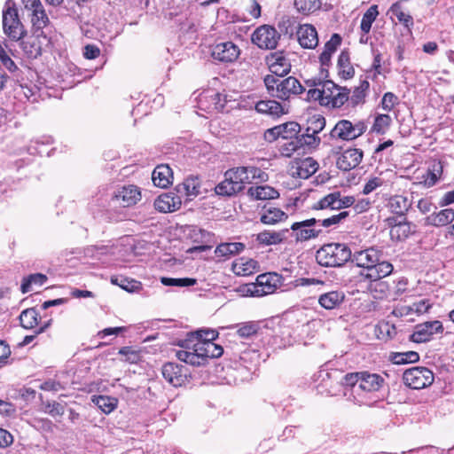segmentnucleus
<instances>
[{"instance_id": "obj_1", "label": "nucleus", "mask_w": 454, "mask_h": 454, "mask_svg": "<svg viewBox=\"0 0 454 454\" xmlns=\"http://www.w3.org/2000/svg\"><path fill=\"white\" fill-rule=\"evenodd\" d=\"M182 349L176 352L178 360L192 366H202L208 358H218L223 354V348L213 341L182 340L178 342Z\"/></svg>"}, {"instance_id": "obj_2", "label": "nucleus", "mask_w": 454, "mask_h": 454, "mask_svg": "<svg viewBox=\"0 0 454 454\" xmlns=\"http://www.w3.org/2000/svg\"><path fill=\"white\" fill-rule=\"evenodd\" d=\"M263 82L268 94L284 102L290 101L305 91L303 85L294 76L280 79L273 74H267Z\"/></svg>"}, {"instance_id": "obj_3", "label": "nucleus", "mask_w": 454, "mask_h": 454, "mask_svg": "<svg viewBox=\"0 0 454 454\" xmlns=\"http://www.w3.org/2000/svg\"><path fill=\"white\" fill-rule=\"evenodd\" d=\"M352 257L349 247L345 243L331 242L324 244L316 252L317 262L326 268L344 266Z\"/></svg>"}, {"instance_id": "obj_4", "label": "nucleus", "mask_w": 454, "mask_h": 454, "mask_svg": "<svg viewBox=\"0 0 454 454\" xmlns=\"http://www.w3.org/2000/svg\"><path fill=\"white\" fill-rule=\"evenodd\" d=\"M2 28L4 34L12 42L21 41L27 35V29L22 23L16 3L7 0L2 11Z\"/></svg>"}, {"instance_id": "obj_5", "label": "nucleus", "mask_w": 454, "mask_h": 454, "mask_svg": "<svg viewBox=\"0 0 454 454\" xmlns=\"http://www.w3.org/2000/svg\"><path fill=\"white\" fill-rule=\"evenodd\" d=\"M282 276L276 272H267L257 276L254 283L241 287V291L249 296L261 297L274 294L281 286Z\"/></svg>"}, {"instance_id": "obj_6", "label": "nucleus", "mask_w": 454, "mask_h": 454, "mask_svg": "<svg viewBox=\"0 0 454 454\" xmlns=\"http://www.w3.org/2000/svg\"><path fill=\"white\" fill-rule=\"evenodd\" d=\"M367 130V124L364 120L351 121L348 119L339 120L330 131L333 139L351 142L362 137Z\"/></svg>"}, {"instance_id": "obj_7", "label": "nucleus", "mask_w": 454, "mask_h": 454, "mask_svg": "<svg viewBox=\"0 0 454 454\" xmlns=\"http://www.w3.org/2000/svg\"><path fill=\"white\" fill-rule=\"evenodd\" d=\"M230 179L233 178L235 185L241 192L246 184L260 182H266L268 174L255 166L237 167L228 169Z\"/></svg>"}, {"instance_id": "obj_8", "label": "nucleus", "mask_w": 454, "mask_h": 454, "mask_svg": "<svg viewBox=\"0 0 454 454\" xmlns=\"http://www.w3.org/2000/svg\"><path fill=\"white\" fill-rule=\"evenodd\" d=\"M404 384L412 389H423L431 386L434 380V372L424 366H415L404 371Z\"/></svg>"}, {"instance_id": "obj_9", "label": "nucleus", "mask_w": 454, "mask_h": 454, "mask_svg": "<svg viewBox=\"0 0 454 454\" xmlns=\"http://www.w3.org/2000/svg\"><path fill=\"white\" fill-rule=\"evenodd\" d=\"M251 41L261 50H275L280 41V33L271 25H261L251 35Z\"/></svg>"}, {"instance_id": "obj_10", "label": "nucleus", "mask_w": 454, "mask_h": 454, "mask_svg": "<svg viewBox=\"0 0 454 454\" xmlns=\"http://www.w3.org/2000/svg\"><path fill=\"white\" fill-rule=\"evenodd\" d=\"M324 104L333 108H340L348 101L350 90L340 87L333 81L325 80L323 83Z\"/></svg>"}, {"instance_id": "obj_11", "label": "nucleus", "mask_w": 454, "mask_h": 454, "mask_svg": "<svg viewBox=\"0 0 454 454\" xmlns=\"http://www.w3.org/2000/svg\"><path fill=\"white\" fill-rule=\"evenodd\" d=\"M24 8L30 12V21L35 33L43 34V29L49 26L50 18L41 0H21Z\"/></svg>"}, {"instance_id": "obj_12", "label": "nucleus", "mask_w": 454, "mask_h": 454, "mask_svg": "<svg viewBox=\"0 0 454 454\" xmlns=\"http://www.w3.org/2000/svg\"><path fill=\"white\" fill-rule=\"evenodd\" d=\"M316 224H317V219L316 218H309L292 223L290 229L295 241L305 242L318 238L322 233V230L317 229L315 227Z\"/></svg>"}, {"instance_id": "obj_13", "label": "nucleus", "mask_w": 454, "mask_h": 454, "mask_svg": "<svg viewBox=\"0 0 454 454\" xmlns=\"http://www.w3.org/2000/svg\"><path fill=\"white\" fill-rule=\"evenodd\" d=\"M444 331L443 325L439 320L427 321L418 324L410 336V340L415 343L430 341L434 334H442Z\"/></svg>"}, {"instance_id": "obj_14", "label": "nucleus", "mask_w": 454, "mask_h": 454, "mask_svg": "<svg viewBox=\"0 0 454 454\" xmlns=\"http://www.w3.org/2000/svg\"><path fill=\"white\" fill-rule=\"evenodd\" d=\"M112 200L122 207H134L142 200L141 188L136 184H124L114 192Z\"/></svg>"}, {"instance_id": "obj_15", "label": "nucleus", "mask_w": 454, "mask_h": 454, "mask_svg": "<svg viewBox=\"0 0 454 454\" xmlns=\"http://www.w3.org/2000/svg\"><path fill=\"white\" fill-rule=\"evenodd\" d=\"M239 47L231 41L215 43L211 51L212 58L223 64L234 63L240 55Z\"/></svg>"}, {"instance_id": "obj_16", "label": "nucleus", "mask_w": 454, "mask_h": 454, "mask_svg": "<svg viewBox=\"0 0 454 454\" xmlns=\"http://www.w3.org/2000/svg\"><path fill=\"white\" fill-rule=\"evenodd\" d=\"M265 62L272 74L283 77L290 73L292 65L288 53L285 51H276L265 58Z\"/></svg>"}, {"instance_id": "obj_17", "label": "nucleus", "mask_w": 454, "mask_h": 454, "mask_svg": "<svg viewBox=\"0 0 454 454\" xmlns=\"http://www.w3.org/2000/svg\"><path fill=\"white\" fill-rule=\"evenodd\" d=\"M382 252L373 247L365 249L356 250L352 253V257L349 260L356 267L367 270H372V267L381 258Z\"/></svg>"}, {"instance_id": "obj_18", "label": "nucleus", "mask_w": 454, "mask_h": 454, "mask_svg": "<svg viewBox=\"0 0 454 454\" xmlns=\"http://www.w3.org/2000/svg\"><path fill=\"white\" fill-rule=\"evenodd\" d=\"M318 162L312 157L294 159L290 164V175L293 177L308 179L318 169Z\"/></svg>"}, {"instance_id": "obj_19", "label": "nucleus", "mask_w": 454, "mask_h": 454, "mask_svg": "<svg viewBox=\"0 0 454 454\" xmlns=\"http://www.w3.org/2000/svg\"><path fill=\"white\" fill-rule=\"evenodd\" d=\"M296 38L300 46L306 50H314L319 43L317 30L309 23L300 24L297 27Z\"/></svg>"}, {"instance_id": "obj_20", "label": "nucleus", "mask_w": 454, "mask_h": 454, "mask_svg": "<svg viewBox=\"0 0 454 454\" xmlns=\"http://www.w3.org/2000/svg\"><path fill=\"white\" fill-rule=\"evenodd\" d=\"M364 152L359 148H348L336 160L337 168L342 171H349L356 168L363 160Z\"/></svg>"}, {"instance_id": "obj_21", "label": "nucleus", "mask_w": 454, "mask_h": 454, "mask_svg": "<svg viewBox=\"0 0 454 454\" xmlns=\"http://www.w3.org/2000/svg\"><path fill=\"white\" fill-rule=\"evenodd\" d=\"M184 367L173 362L163 364L161 373L163 378L172 386L181 387L186 380V375L183 372Z\"/></svg>"}, {"instance_id": "obj_22", "label": "nucleus", "mask_w": 454, "mask_h": 454, "mask_svg": "<svg viewBox=\"0 0 454 454\" xmlns=\"http://www.w3.org/2000/svg\"><path fill=\"white\" fill-rule=\"evenodd\" d=\"M35 33L26 35L21 41H19L20 46L24 54L28 59H36L42 55L43 47L40 40V34L35 35Z\"/></svg>"}, {"instance_id": "obj_23", "label": "nucleus", "mask_w": 454, "mask_h": 454, "mask_svg": "<svg viewBox=\"0 0 454 454\" xmlns=\"http://www.w3.org/2000/svg\"><path fill=\"white\" fill-rule=\"evenodd\" d=\"M181 204L180 197L174 193H163L154 200L155 209L162 213L176 211Z\"/></svg>"}, {"instance_id": "obj_24", "label": "nucleus", "mask_w": 454, "mask_h": 454, "mask_svg": "<svg viewBox=\"0 0 454 454\" xmlns=\"http://www.w3.org/2000/svg\"><path fill=\"white\" fill-rule=\"evenodd\" d=\"M384 383L385 380L380 374L363 371L359 388L364 392H377L383 387Z\"/></svg>"}, {"instance_id": "obj_25", "label": "nucleus", "mask_w": 454, "mask_h": 454, "mask_svg": "<svg viewBox=\"0 0 454 454\" xmlns=\"http://www.w3.org/2000/svg\"><path fill=\"white\" fill-rule=\"evenodd\" d=\"M341 36L334 33L331 38L325 43L322 52L319 54L318 59L322 67H328L331 65L332 56L336 52L341 44Z\"/></svg>"}, {"instance_id": "obj_26", "label": "nucleus", "mask_w": 454, "mask_h": 454, "mask_svg": "<svg viewBox=\"0 0 454 454\" xmlns=\"http://www.w3.org/2000/svg\"><path fill=\"white\" fill-rule=\"evenodd\" d=\"M338 75L344 80L354 77L355 68L351 63L350 51L348 49H343L337 59Z\"/></svg>"}, {"instance_id": "obj_27", "label": "nucleus", "mask_w": 454, "mask_h": 454, "mask_svg": "<svg viewBox=\"0 0 454 454\" xmlns=\"http://www.w3.org/2000/svg\"><path fill=\"white\" fill-rule=\"evenodd\" d=\"M152 180L155 186L167 188L172 184L173 172L167 164L158 165L152 173Z\"/></svg>"}, {"instance_id": "obj_28", "label": "nucleus", "mask_w": 454, "mask_h": 454, "mask_svg": "<svg viewBox=\"0 0 454 454\" xmlns=\"http://www.w3.org/2000/svg\"><path fill=\"white\" fill-rule=\"evenodd\" d=\"M258 262L246 257L235 260L231 264V270L237 276H249L258 270Z\"/></svg>"}, {"instance_id": "obj_29", "label": "nucleus", "mask_w": 454, "mask_h": 454, "mask_svg": "<svg viewBox=\"0 0 454 454\" xmlns=\"http://www.w3.org/2000/svg\"><path fill=\"white\" fill-rule=\"evenodd\" d=\"M246 246L242 242H225L216 246L215 254L217 258L227 260L243 252Z\"/></svg>"}, {"instance_id": "obj_30", "label": "nucleus", "mask_w": 454, "mask_h": 454, "mask_svg": "<svg viewBox=\"0 0 454 454\" xmlns=\"http://www.w3.org/2000/svg\"><path fill=\"white\" fill-rule=\"evenodd\" d=\"M394 270V266L387 261L378 260L369 272L364 275L367 280H380L389 276Z\"/></svg>"}, {"instance_id": "obj_31", "label": "nucleus", "mask_w": 454, "mask_h": 454, "mask_svg": "<svg viewBox=\"0 0 454 454\" xmlns=\"http://www.w3.org/2000/svg\"><path fill=\"white\" fill-rule=\"evenodd\" d=\"M454 221V209L445 208L439 212H434L426 218L428 225L442 227L451 223Z\"/></svg>"}, {"instance_id": "obj_32", "label": "nucleus", "mask_w": 454, "mask_h": 454, "mask_svg": "<svg viewBox=\"0 0 454 454\" xmlns=\"http://www.w3.org/2000/svg\"><path fill=\"white\" fill-rule=\"evenodd\" d=\"M19 319L20 326L27 330H35L41 325V316L35 308H28L22 310Z\"/></svg>"}, {"instance_id": "obj_33", "label": "nucleus", "mask_w": 454, "mask_h": 454, "mask_svg": "<svg viewBox=\"0 0 454 454\" xmlns=\"http://www.w3.org/2000/svg\"><path fill=\"white\" fill-rule=\"evenodd\" d=\"M247 195L255 200H274L278 198L279 192L270 185L251 186Z\"/></svg>"}, {"instance_id": "obj_34", "label": "nucleus", "mask_w": 454, "mask_h": 454, "mask_svg": "<svg viewBox=\"0 0 454 454\" xmlns=\"http://www.w3.org/2000/svg\"><path fill=\"white\" fill-rule=\"evenodd\" d=\"M411 206L410 200L403 195H394L389 198L387 207L395 215H404Z\"/></svg>"}, {"instance_id": "obj_35", "label": "nucleus", "mask_w": 454, "mask_h": 454, "mask_svg": "<svg viewBox=\"0 0 454 454\" xmlns=\"http://www.w3.org/2000/svg\"><path fill=\"white\" fill-rule=\"evenodd\" d=\"M389 12L397 19L398 22L402 24L408 31H411L414 26L412 16L405 12L400 2L394 3L389 9Z\"/></svg>"}, {"instance_id": "obj_36", "label": "nucleus", "mask_w": 454, "mask_h": 454, "mask_svg": "<svg viewBox=\"0 0 454 454\" xmlns=\"http://www.w3.org/2000/svg\"><path fill=\"white\" fill-rule=\"evenodd\" d=\"M110 282L129 293L138 292L143 288L140 281L124 276L113 275L110 278Z\"/></svg>"}, {"instance_id": "obj_37", "label": "nucleus", "mask_w": 454, "mask_h": 454, "mask_svg": "<svg viewBox=\"0 0 454 454\" xmlns=\"http://www.w3.org/2000/svg\"><path fill=\"white\" fill-rule=\"evenodd\" d=\"M258 113L267 114L272 116H280L286 114L283 106L274 99L261 100L255 105Z\"/></svg>"}, {"instance_id": "obj_38", "label": "nucleus", "mask_w": 454, "mask_h": 454, "mask_svg": "<svg viewBox=\"0 0 454 454\" xmlns=\"http://www.w3.org/2000/svg\"><path fill=\"white\" fill-rule=\"evenodd\" d=\"M344 298L342 292L332 291L321 294L318 302L325 309H333L343 302Z\"/></svg>"}, {"instance_id": "obj_39", "label": "nucleus", "mask_w": 454, "mask_h": 454, "mask_svg": "<svg viewBox=\"0 0 454 454\" xmlns=\"http://www.w3.org/2000/svg\"><path fill=\"white\" fill-rule=\"evenodd\" d=\"M392 125V117L387 114H377L370 129L372 134L385 135Z\"/></svg>"}, {"instance_id": "obj_40", "label": "nucleus", "mask_w": 454, "mask_h": 454, "mask_svg": "<svg viewBox=\"0 0 454 454\" xmlns=\"http://www.w3.org/2000/svg\"><path fill=\"white\" fill-rule=\"evenodd\" d=\"M287 218V214L281 209L277 207H269L262 214L260 220L264 224L271 225L284 222Z\"/></svg>"}, {"instance_id": "obj_41", "label": "nucleus", "mask_w": 454, "mask_h": 454, "mask_svg": "<svg viewBox=\"0 0 454 454\" xmlns=\"http://www.w3.org/2000/svg\"><path fill=\"white\" fill-rule=\"evenodd\" d=\"M294 5L299 13L309 16L321 9L322 0H294Z\"/></svg>"}, {"instance_id": "obj_42", "label": "nucleus", "mask_w": 454, "mask_h": 454, "mask_svg": "<svg viewBox=\"0 0 454 454\" xmlns=\"http://www.w3.org/2000/svg\"><path fill=\"white\" fill-rule=\"evenodd\" d=\"M91 401L105 414L111 413L118 405V399L109 395H93Z\"/></svg>"}, {"instance_id": "obj_43", "label": "nucleus", "mask_w": 454, "mask_h": 454, "mask_svg": "<svg viewBox=\"0 0 454 454\" xmlns=\"http://www.w3.org/2000/svg\"><path fill=\"white\" fill-rule=\"evenodd\" d=\"M177 192H184L188 197L198 196L200 193V182L198 176H191L177 186Z\"/></svg>"}, {"instance_id": "obj_44", "label": "nucleus", "mask_w": 454, "mask_h": 454, "mask_svg": "<svg viewBox=\"0 0 454 454\" xmlns=\"http://www.w3.org/2000/svg\"><path fill=\"white\" fill-rule=\"evenodd\" d=\"M215 191L216 194L221 196H232L240 192L239 187L235 185L234 179H230L228 170L224 173V180L215 186Z\"/></svg>"}, {"instance_id": "obj_45", "label": "nucleus", "mask_w": 454, "mask_h": 454, "mask_svg": "<svg viewBox=\"0 0 454 454\" xmlns=\"http://www.w3.org/2000/svg\"><path fill=\"white\" fill-rule=\"evenodd\" d=\"M389 361L394 364H406L419 361V355L416 351L391 352Z\"/></svg>"}, {"instance_id": "obj_46", "label": "nucleus", "mask_w": 454, "mask_h": 454, "mask_svg": "<svg viewBox=\"0 0 454 454\" xmlns=\"http://www.w3.org/2000/svg\"><path fill=\"white\" fill-rule=\"evenodd\" d=\"M378 16L379 10L377 4H372L366 10L362 17L360 23V28L364 35L370 33L372 25L376 20Z\"/></svg>"}, {"instance_id": "obj_47", "label": "nucleus", "mask_w": 454, "mask_h": 454, "mask_svg": "<svg viewBox=\"0 0 454 454\" xmlns=\"http://www.w3.org/2000/svg\"><path fill=\"white\" fill-rule=\"evenodd\" d=\"M442 173V166L441 162L434 163L432 168H429L427 172L422 176V181L423 184L426 187H432L434 186L437 181L439 180L441 175Z\"/></svg>"}, {"instance_id": "obj_48", "label": "nucleus", "mask_w": 454, "mask_h": 454, "mask_svg": "<svg viewBox=\"0 0 454 454\" xmlns=\"http://www.w3.org/2000/svg\"><path fill=\"white\" fill-rule=\"evenodd\" d=\"M368 290L373 298L382 300L387 298L389 292V285L387 281L369 280Z\"/></svg>"}, {"instance_id": "obj_49", "label": "nucleus", "mask_w": 454, "mask_h": 454, "mask_svg": "<svg viewBox=\"0 0 454 454\" xmlns=\"http://www.w3.org/2000/svg\"><path fill=\"white\" fill-rule=\"evenodd\" d=\"M370 83L368 81H362L357 87H356L351 96H349L348 100L350 101L352 106H356L360 104L364 103L366 92L369 90Z\"/></svg>"}, {"instance_id": "obj_50", "label": "nucleus", "mask_w": 454, "mask_h": 454, "mask_svg": "<svg viewBox=\"0 0 454 454\" xmlns=\"http://www.w3.org/2000/svg\"><path fill=\"white\" fill-rule=\"evenodd\" d=\"M47 279V276L43 273L30 274L22 279L20 290L23 294H27L31 291L32 285L42 286Z\"/></svg>"}, {"instance_id": "obj_51", "label": "nucleus", "mask_w": 454, "mask_h": 454, "mask_svg": "<svg viewBox=\"0 0 454 454\" xmlns=\"http://www.w3.org/2000/svg\"><path fill=\"white\" fill-rule=\"evenodd\" d=\"M256 240L262 245H278L283 242L284 237L281 232L264 231L257 234Z\"/></svg>"}, {"instance_id": "obj_52", "label": "nucleus", "mask_w": 454, "mask_h": 454, "mask_svg": "<svg viewBox=\"0 0 454 454\" xmlns=\"http://www.w3.org/2000/svg\"><path fill=\"white\" fill-rule=\"evenodd\" d=\"M337 198H338V192H332L325 196H324L322 199H320L318 201L314 203L312 205V209L314 210H323V209H332V210H337Z\"/></svg>"}, {"instance_id": "obj_53", "label": "nucleus", "mask_w": 454, "mask_h": 454, "mask_svg": "<svg viewBox=\"0 0 454 454\" xmlns=\"http://www.w3.org/2000/svg\"><path fill=\"white\" fill-rule=\"evenodd\" d=\"M411 234V224L405 219L398 226L389 231V235L392 240L401 241L404 240Z\"/></svg>"}, {"instance_id": "obj_54", "label": "nucleus", "mask_w": 454, "mask_h": 454, "mask_svg": "<svg viewBox=\"0 0 454 454\" xmlns=\"http://www.w3.org/2000/svg\"><path fill=\"white\" fill-rule=\"evenodd\" d=\"M237 334L240 338H250L256 335L260 330V325L257 322L248 321L241 323L237 325Z\"/></svg>"}, {"instance_id": "obj_55", "label": "nucleus", "mask_w": 454, "mask_h": 454, "mask_svg": "<svg viewBox=\"0 0 454 454\" xmlns=\"http://www.w3.org/2000/svg\"><path fill=\"white\" fill-rule=\"evenodd\" d=\"M376 335L378 339L387 341L396 335V328L387 322L380 323L376 327Z\"/></svg>"}, {"instance_id": "obj_56", "label": "nucleus", "mask_w": 454, "mask_h": 454, "mask_svg": "<svg viewBox=\"0 0 454 454\" xmlns=\"http://www.w3.org/2000/svg\"><path fill=\"white\" fill-rule=\"evenodd\" d=\"M6 48L5 41L0 43V62L10 73L13 74L18 72L20 68L8 54Z\"/></svg>"}, {"instance_id": "obj_57", "label": "nucleus", "mask_w": 454, "mask_h": 454, "mask_svg": "<svg viewBox=\"0 0 454 454\" xmlns=\"http://www.w3.org/2000/svg\"><path fill=\"white\" fill-rule=\"evenodd\" d=\"M280 136L285 140L298 137L301 131V126L298 122L288 121L280 125Z\"/></svg>"}, {"instance_id": "obj_58", "label": "nucleus", "mask_w": 454, "mask_h": 454, "mask_svg": "<svg viewBox=\"0 0 454 454\" xmlns=\"http://www.w3.org/2000/svg\"><path fill=\"white\" fill-rule=\"evenodd\" d=\"M295 19L290 16H283L278 22V27L280 35L292 36L294 32L296 33Z\"/></svg>"}, {"instance_id": "obj_59", "label": "nucleus", "mask_w": 454, "mask_h": 454, "mask_svg": "<svg viewBox=\"0 0 454 454\" xmlns=\"http://www.w3.org/2000/svg\"><path fill=\"white\" fill-rule=\"evenodd\" d=\"M298 139L301 142V148L316 149L321 143V138L318 135L307 132V130L302 135L298 136Z\"/></svg>"}, {"instance_id": "obj_60", "label": "nucleus", "mask_w": 454, "mask_h": 454, "mask_svg": "<svg viewBox=\"0 0 454 454\" xmlns=\"http://www.w3.org/2000/svg\"><path fill=\"white\" fill-rule=\"evenodd\" d=\"M218 337L215 330H198L195 333H189L184 340H195L200 341H213Z\"/></svg>"}, {"instance_id": "obj_61", "label": "nucleus", "mask_w": 454, "mask_h": 454, "mask_svg": "<svg viewBox=\"0 0 454 454\" xmlns=\"http://www.w3.org/2000/svg\"><path fill=\"white\" fill-rule=\"evenodd\" d=\"M18 414L16 404L12 403L8 398H0V417L4 419H15Z\"/></svg>"}, {"instance_id": "obj_62", "label": "nucleus", "mask_w": 454, "mask_h": 454, "mask_svg": "<svg viewBox=\"0 0 454 454\" xmlns=\"http://www.w3.org/2000/svg\"><path fill=\"white\" fill-rule=\"evenodd\" d=\"M325 118L323 115H313L308 120L307 132L318 135L325 127Z\"/></svg>"}, {"instance_id": "obj_63", "label": "nucleus", "mask_w": 454, "mask_h": 454, "mask_svg": "<svg viewBox=\"0 0 454 454\" xmlns=\"http://www.w3.org/2000/svg\"><path fill=\"white\" fill-rule=\"evenodd\" d=\"M349 215V212L341 211L337 215H333L328 218L323 220L317 219V224L324 228H331L340 223L341 221L346 219Z\"/></svg>"}, {"instance_id": "obj_64", "label": "nucleus", "mask_w": 454, "mask_h": 454, "mask_svg": "<svg viewBox=\"0 0 454 454\" xmlns=\"http://www.w3.org/2000/svg\"><path fill=\"white\" fill-rule=\"evenodd\" d=\"M301 148V142L298 137L286 140V142L280 146L279 152L281 155L285 157H291L294 152Z\"/></svg>"}]
</instances>
